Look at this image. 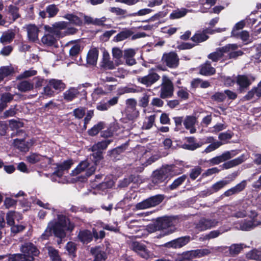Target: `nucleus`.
<instances>
[{
  "label": "nucleus",
  "mask_w": 261,
  "mask_h": 261,
  "mask_svg": "<svg viewBox=\"0 0 261 261\" xmlns=\"http://www.w3.org/2000/svg\"><path fill=\"white\" fill-rule=\"evenodd\" d=\"M247 159V158L246 156V155H245V154H242L237 158L225 162L222 165V168L223 169H228L234 167L238 165L241 164L242 163L244 162Z\"/></svg>",
  "instance_id": "19"
},
{
  "label": "nucleus",
  "mask_w": 261,
  "mask_h": 261,
  "mask_svg": "<svg viewBox=\"0 0 261 261\" xmlns=\"http://www.w3.org/2000/svg\"><path fill=\"white\" fill-rule=\"evenodd\" d=\"M106 236V233L103 230H100L99 232L95 228H93L92 231L88 229L80 230L77 237L79 240L83 244H88L90 243L94 238L95 241L98 239L102 240Z\"/></svg>",
  "instance_id": "2"
},
{
  "label": "nucleus",
  "mask_w": 261,
  "mask_h": 261,
  "mask_svg": "<svg viewBox=\"0 0 261 261\" xmlns=\"http://www.w3.org/2000/svg\"><path fill=\"white\" fill-rule=\"evenodd\" d=\"M134 34L133 31L129 29H125L119 32L114 38V40L116 42L123 41L130 37Z\"/></svg>",
  "instance_id": "34"
},
{
  "label": "nucleus",
  "mask_w": 261,
  "mask_h": 261,
  "mask_svg": "<svg viewBox=\"0 0 261 261\" xmlns=\"http://www.w3.org/2000/svg\"><path fill=\"white\" fill-rule=\"evenodd\" d=\"M247 186V181L246 180H243L240 183L237 184L235 186L231 188L230 189L226 190L223 194L222 196L229 197L230 196L239 194L243 191Z\"/></svg>",
  "instance_id": "17"
},
{
  "label": "nucleus",
  "mask_w": 261,
  "mask_h": 261,
  "mask_svg": "<svg viewBox=\"0 0 261 261\" xmlns=\"http://www.w3.org/2000/svg\"><path fill=\"white\" fill-rule=\"evenodd\" d=\"M28 39L35 42L38 40L39 28L34 24H29L27 26Z\"/></svg>",
  "instance_id": "21"
},
{
  "label": "nucleus",
  "mask_w": 261,
  "mask_h": 261,
  "mask_svg": "<svg viewBox=\"0 0 261 261\" xmlns=\"http://www.w3.org/2000/svg\"><path fill=\"white\" fill-rule=\"evenodd\" d=\"M248 258L256 260L261 261V251L257 250H253L247 254Z\"/></svg>",
  "instance_id": "55"
},
{
  "label": "nucleus",
  "mask_w": 261,
  "mask_h": 261,
  "mask_svg": "<svg viewBox=\"0 0 261 261\" xmlns=\"http://www.w3.org/2000/svg\"><path fill=\"white\" fill-rule=\"evenodd\" d=\"M162 61L170 68H176L179 64V59L177 53L172 51L163 55Z\"/></svg>",
  "instance_id": "6"
},
{
  "label": "nucleus",
  "mask_w": 261,
  "mask_h": 261,
  "mask_svg": "<svg viewBox=\"0 0 261 261\" xmlns=\"http://www.w3.org/2000/svg\"><path fill=\"white\" fill-rule=\"evenodd\" d=\"M8 261H27L23 254L21 253L8 254Z\"/></svg>",
  "instance_id": "49"
},
{
  "label": "nucleus",
  "mask_w": 261,
  "mask_h": 261,
  "mask_svg": "<svg viewBox=\"0 0 261 261\" xmlns=\"http://www.w3.org/2000/svg\"><path fill=\"white\" fill-rule=\"evenodd\" d=\"M197 119L194 116H187L183 123L185 128L189 129L191 127L195 126Z\"/></svg>",
  "instance_id": "42"
},
{
  "label": "nucleus",
  "mask_w": 261,
  "mask_h": 261,
  "mask_svg": "<svg viewBox=\"0 0 261 261\" xmlns=\"http://www.w3.org/2000/svg\"><path fill=\"white\" fill-rule=\"evenodd\" d=\"M128 145V142H125L112 150L108 151V155L114 159H116L119 155L123 152Z\"/></svg>",
  "instance_id": "24"
},
{
  "label": "nucleus",
  "mask_w": 261,
  "mask_h": 261,
  "mask_svg": "<svg viewBox=\"0 0 261 261\" xmlns=\"http://www.w3.org/2000/svg\"><path fill=\"white\" fill-rule=\"evenodd\" d=\"M167 14V13L165 11H160L155 14L154 15L150 17L149 19L143 21V22H148L149 21H154L159 20L161 18H164Z\"/></svg>",
  "instance_id": "58"
},
{
  "label": "nucleus",
  "mask_w": 261,
  "mask_h": 261,
  "mask_svg": "<svg viewBox=\"0 0 261 261\" xmlns=\"http://www.w3.org/2000/svg\"><path fill=\"white\" fill-rule=\"evenodd\" d=\"M19 10V8L15 5H10L9 6L8 13L12 16L13 21H15L16 19L20 17Z\"/></svg>",
  "instance_id": "41"
},
{
  "label": "nucleus",
  "mask_w": 261,
  "mask_h": 261,
  "mask_svg": "<svg viewBox=\"0 0 261 261\" xmlns=\"http://www.w3.org/2000/svg\"><path fill=\"white\" fill-rule=\"evenodd\" d=\"M63 18L69 21L71 24L81 27L83 25L82 20L77 15L72 13H67L63 16Z\"/></svg>",
  "instance_id": "32"
},
{
  "label": "nucleus",
  "mask_w": 261,
  "mask_h": 261,
  "mask_svg": "<svg viewBox=\"0 0 261 261\" xmlns=\"http://www.w3.org/2000/svg\"><path fill=\"white\" fill-rule=\"evenodd\" d=\"M110 11L111 13L115 14L118 16H122L123 18L128 17L127 15V11L124 9L118 7H111L110 8Z\"/></svg>",
  "instance_id": "53"
},
{
  "label": "nucleus",
  "mask_w": 261,
  "mask_h": 261,
  "mask_svg": "<svg viewBox=\"0 0 261 261\" xmlns=\"http://www.w3.org/2000/svg\"><path fill=\"white\" fill-rule=\"evenodd\" d=\"M79 93V91L77 89L71 88L64 93V98L67 101H71L77 97Z\"/></svg>",
  "instance_id": "35"
},
{
  "label": "nucleus",
  "mask_w": 261,
  "mask_h": 261,
  "mask_svg": "<svg viewBox=\"0 0 261 261\" xmlns=\"http://www.w3.org/2000/svg\"><path fill=\"white\" fill-rule=\"evenodd\" d=\"M53 89V87L51 86H49V82L48 81L47 85L43 88V94L47 97L54 96L55 92Z\"/></svg>",
  "instance_id": "61"
},
{
  "label": "nucleus",
  "mask_w": 261,
  "mask_h": 261,
  "mask_svg": "<svg viewBox=\"0 0 261 261\" xmlns=\"http://www.w3.org/2000/svg\"><path fill=\"white\" fill-rule=\"evenodd\" d=\"M245 25V23L244 20H241L237 22L231 31V36L239 38V33L237 32V30L242 29Z\"/></svg>",
  "instance_id": "54"
},
{
  "label": "nucleus",
  "mask_w": 261,
  "mask_h": 261,
  "mask_svg": "<svg viewBox=\"0 0 261 261\" xmlns=\"http://www.w3.org/2000/svg\"><path fill=\"white\" fill-rule=\"evenodd\" d=\"M110 55L107 51L103 53L102 60L101 62V67L105 70H113L117 66L114 61H111Z\"/></svg>",
  "instance_id": "22"
},
{
  "label": "nucleus",
  "mask_w": 261,
  "mask_h": 261,
  "mask_svg": "<svg viewBox=\"0 0 261 261\" xmlns=\"http://www.w3.org/2000/svg\"><path fill=\"white\" fill-rule=\"evenodd\" d=\"M110 142L111 141L109 140H105L99 142L95 145L92 146V151H96V150L102 151L107 148Z\"/></svg>",
  "instance_id": "47"
},
{
  "label": "nucleus",
  "mask_w": 261,
  "mask_h": 261,
  "mask_svg": "<svg viewBox=\"0 0 261 261\" xmlns=\"http://www.w3.org/2000/svg\"><path fill=\"white\" fill-rule=\"evenodd\" d=\"M162 80L160 91V98L166 99L171 97L173 95L174 92V86L172 82L166 76H163Z\"/></svg>",
  "instance_id": "5"
},
{
  "label": "nucleus",
  "mask_w": 261,
  "mask_h": 261,
  "mask_svg": "<svg viewBox=\"0 0 261 261\" xmlns=\"http://www.w3.org/2000/svg\"><path fill=\"white\" fill-rule=\"evenodd\" d=\"M227 51L228 50H227L226 47H224V46L219 47L216 51L209 54L208 58L214 62H217L221 59L223 57L225 52Z\"/></svg>",
  "instance_id": "28"
},
{
  "label": "nucleus",
  "mask_w": 261,
  "mask_h": 261,
  "mask_svg": "<svg viewBox=\"0 0 261 261\" xmlns=\"http://www.w3.org/2000/svg\"><path fill=\"white\" fill-rule=\"evenodd\" d=\"M202 168L199 166H197L190 170L189 174L190 178L192 180H195L201 173Z\"/></svg>",
  "instance_id": "48"
},
{
  "label": "nucleus",
  "mask_w": 261,
  "mask_h": 261,
  "mask_svg": "<svg viewBox=\"0 0 261 261\" xmlns=\"http://www.w3.org/2000/svg\"><path fill=\"white\" fill-rule=\"evenodd\" d=\"M210 253L211 251L208 249H196L184 252L177 258H190L192 259L194 257H201L207 255Z\"/></svg>",
  "instance_id": "12"
},
{
  "label": "nucleus",
  "mask_w": 261,
  "mask_h": 261,
  "mask_svg": "<svg viewBox=\"0 0 261 261\" xmlns=\"http://www.w3.org/2000/svg\"><path fill=\"white\" fill-rule=\"evenodd\" d=\"M227 48V51L225 53L228 54L226 58L228 59L236 60L239 57L242 56L244 52L241 50H237L238 48L237 44H228L224 46Z\"/></svg>",
  "instance_id": "15"
},
{
  "label": "nucleus",
  "mask_w": 261,
  "mask_h": 261,
  "mask_svg": "<svg viewBox=\"0 0 261 261\" xmlns=\"http://www.w3.org/2000/svg\"><path fill=\"white\" fill-rule=\"evenodd\" d=\"M42 43L47 46H55L57 40L53 35L46 34L41 38Z\"/></svg>",
  "instance_id": "36"
},
{
  "label": "nucleus",
  "mask_w": 261,
  "mask_h": 261,
  "mask_svg": "<svg viewBox=\"0 0 261 261\" xmlns=\"http://www.w3.org/2000/svg\"><path fill=\"white\" fill-rule=\"evenodd\" d=\"M164 195L158 194L138 203L136 207L138 210H144L159 205L164 199Z\"/></svg>",
  "instance_id": "4"
},
{
  "label": "nucleus",
  "mask_w": 261,
  "mask_h": 261,
  "mask_svg": "<svg viewBox=\"0 0 261 261\" xmlns=\"http://www.w3.org/2000/svg\"><path fill=\"white\" fill-rule=\"evenodd\" d=\"M76 247L74 243L72 242H68L66 244V250L69 253V254L72 257H76Z\"/></svg>",
  "instance_id": "50"
},
{
  "label": "nucleus",
  "mask_w": 261,
  "mask_h": 261,
  "mask_svg": "<svg viewBox=\"0 0 261 261\" xmlns=\"http://www.w3.org/2000/svg\"><path fill=\"white\" fill-rule=\"evenodd\" d=\"M90 252L94 256L93 261H105L107 258L106 253L105 251L100 250L98 247L91 248Z\"/></svg>",
  "instance_id": "25"
},
{
  "label": "nucleus",
  "mask_w": 261,
  "mask_h": 261,
  "mask_svg": "<svg viewBox=\"0 0 261 261\" xmlns=\"http://www.w3.org/2000/svg\"><path fill=\"white\" fill-rule=\"evenodd\" d=\"M185 140L189 144H184L182 148L189 150H194L200 147L201 145L195 142V138L194 137H185Z\"/></svg>",
  "instance_id": "29"
},
{
  "label": "nucleus",
  "mask_w": 261,
  "mask_h": 261,
  "mask_svg": "<svg viewBox=\"0 0 261 261\" xmlns=\"http://www.w3.org/2000/svg\"><path fill=\"white\" fill-rule=\"evenodd\" d=\"M168 175L166 170L161 169L160 170H156L153 172V175L152 177V183L154 186H165L168 181Z\"/></svg>",
  "instance_id": "7"
},
{
  "label": "nucleus",
  "mask_w": 261,
  "mask_h": 261,
  "mask_svg": "<svg viewBox=\"0 0 261 261\" xmlns=\"http://www.w3.org/2000/svg\"><path fill=\"white\" fill-rule=\"evenodd\" d=\"M20 251L27 261H35V257L40 254L39 250L31 242H25L22 244Z\"/></svg>",
  "instance_id": "3"
},
{
  "label": "nucleus",
  "mask_w": 261,
  "mask_h": 261,
  "mask_svg": "<svg viewBox=\"0 0 261 261\" xmlns=\"http://www.w3.org/2000/svg\"><path fill=\"white\" fill-rule=\"evenodd\" d=\"M41 155L36 153H31L27 156V161L31 164H35L41 161Z\"/></svg>",
  "instance_id": "57"
},
{
  "label": "nucleus",
  "mask_w": 261,
  "mask_h": 261,
  "mask_svg": "<svg viewBox=\"0 0 261 261\" xmlns=\"http://www.w3.org/2000/svg\"><path fill=\"white\" fill-rule=\"evenodd\" d=\"M48 255L51 261H62L61 257L59 254V251L54 248L48 250Z\"/></svg>",
  "instance_id": "52"
},
{
  "label": "nucleus",
  "mask_w": 261,
  "mask_h": 261,
  "mask_svg": "<svg viewBox=\"0 0 261 261\" xmlns=\"http://www.w3.org/2000/svg\"><path fill=\"white\" fill-rule=\"evenodd\" d=\"M85 115V110L84 108L80 107L75 109L73 111V115L77 119H82Z\"/></svg>",
  "instance_id": "64"
},
{
  "label": "nucleus",
  "mask_w": 261,
  "mask_h": 261,
  "mask_svg": "<svg viewBox=\"0 0 261 261\" xmlns=\"http://www.w3.org/2000/svg\"><path fill=\"white\" fill-rule=\"evenodd\" d=\"M51 231H53V232L56 237L60 238V239H64L66 236V230L56 222H55L54 223H49L45 232L47 233V235L48 236H49L51 234Z\"/></svg>",
  "instance_id": "9"
},
{
  "label": "nucleus",
  "mask_w": 261,
  "mask_h": 261,
  "mask_svg": "<svg viewBox=\"0 0 261 261\" xmlns=\"http://www.w3.org/2000/svg\"><path fill=\"white\" fill-rule=\"evenodd\" d=\"M216 72V69L211 66L208 62L201 65L199 73L201 75L207 76L213 75Z\"/></svg>",
  "instance_id": "30"
},
{
  "label": "nucleus",
  "mask_w": 261,
  "mask_h": 261,
  "mask_svg": "<svg viewBox=\"0 0 261 261\" xmlns=\"http://www.w3.org/2000/svg\"><path fill=\"white\" fill-rule=\"evenodd\" d=\"M227 185V182H225V181H224L223 180H221L217 182L216 183L213 184L211 187V193L218 192L221 189L223 188Z\"/></svg>",
  "instance_id": "46"
},
{
  "label": "nucleus",
  "mask_w": 261,
  "mask_h": 261,
  "mask_svg": "<svg viewBox=\"0 0 261 261\" xmlns=\"http://www.w3.org/2000/svg\"><path fill=\"white\" fill-rule=\"evenodd\" d=\"M99 51L97 48H93L89 50L87 55V62L88 64L94 65L96 64L98 59Z\"/></svg>",
  "instance_id": "26"
},
{
  "label": "nucleus",
  "mask_w": 261,
  "mask_h": 261,
  "mask_svg": "<svg viewBox=\"0 0 261 261\" xmlns=\"http://www.w3.org/2000/svg\"><path fill=\"white\" fill-rule=\"evenodd\" d=\"M17 88L19 91L25 92L32 90L34 88V85L28 81H23L18 84Z\"/></svg>",
  "instance_id": "40"
},
{
  "label": "nucleus",
  "mask_w": 261,
  "mask_h": 261,
  "mask_svg": "<svg viewBox=\"0 0 261 261\" xmlns=\"http://www.w3.org/2000/svg\"><path fill=\"white\" fill-rule=\"evenodd\" d=\"M153 10L149 8H144L140 9L138 12L128 14L127 16L128 17H133L136 16H143L146 14H149L152 12Z\"/></svg>",
  "instance_id": "60"
},
{
  "label": "nucleus",
  "mask_w": 261,
  "mask_h": 261,
  "mask_svg": "<svg viewBox=\"0 0 261 261\" xmlns=\"http://www.w3.org/2000/svg\"><path fill=\"white\" fill-rule=\"evenodd\" d=\"M218 222L215 219H201L196 225L195 228L198 231H202L217 225Z\"/></svg>",
  "instance_id": "16"
},
{
  "label": "nucleus",
  "mask_w": 261,
  "mask_h": 261,
  "mask_svg": "<svg viewBox=\"0 0 261 261\" xmlns=\"http://www.w3.org/2000/svg\"><path fill=\"white\" fill-rule=\"evenodd\" d=\"M233 136V133L231 130H228L227 131L221 133L219 135L218 138L221 141H226L231 139Z\"/></svg>",
  "instance_id": "63"
},
{
  "label": "nucleus",
  "mask_w": 261,
  "mask_h": 261,
  "mask_svg": "<svg viewBox=\"0 0 261 261\" xmlns=\"http://www.w3.org/2000/svg\"><path fill=\"white\" fill-rule=\"evenodd\" d=\"M14 146L17 148L21 152H28L32 144L29 142L25 141L24 139H15L13 142Z\"/></svg>",
  "instance_id": "23"
},
{
  "label": "nucleus",
  "mask_w": 261,
  "mask_h": 261,
  "mask_svg": "<svg viewBox=\"0 0 261 261\" xmlns=\"http://www.w3.org/2000/svg\"><path fill=\"white\" fill-rule=\"evenodd\" d=\"M89 166V164L87 161H84L81 162L77 167L72 171L71 175L72 176H76L84 171Z\"/></svg>",
  "instance_id": "39"
},
{
  "label": "nucleus",
  "mask_w": 261,
  "mask_h": 261,
  "mask_svg": "<svg viewBox=\"0 0 261 261\" xmlns=\"http://www.w3.org/2000/svg\"><path fill=\"white\" fill-rule=\"evenodd\" d=\"M105 125V124L103 122H99L88 130V134L90 136L92 137L96 136L100 130L104 128Z\"/></svg>",
  "instance_id": "38"
},
{
  "label": "nucleus",
  "mask_w": 261,
  "mask_h": 261,
  "mask_svg": "<svg viewBox=\"0 0 261 261\" xmlns=\"http://www.w3.org/2000/svg\"><path fill=\"white\" fill-rule=\"evenodd\" d=\"M112 56L116 66L122 64L121 58L123 57V51L118 47H114L112 51Z\"/></svg>",
  "instance_id": "33"
},
{
  "label": "nucleus",
  "mask_w": 261,
  "mask_h": 261,
  "mask_svg": "<svg viewBox=\"0 0 261 261\" xmlns=\"http://www.w3.org/2000/svg\"><path fill=\"white\" fill-rule=\"evenodd\" d=\"M179 216H164L159 217L155 220L156 229L164 230L168 229L164 232V235H168L174 232L176 228V225L179 223Z\"/></svg>",
  "instance_id": "1"
},
{
  "label": "nucleus",
  "mask_w": 261,
  "mask_h": 261,
  "mask_svg": "<svg viewBox=\"0 0 261 261\" xmlns=\"http://www.w3.org/2000/svg\"><path fill=\"white\" fill-rule=\"evenodd\" d=\"M81 50V46L79 44L73 45L69 50V56L71 59L76 58L79 55Z\"/></svg>",
  "instance_id": "56"
},
{
  "label": "nucleus",
  "mask_w": 261,
  "mask_h": 261,
  "mask_svg": "<svg viewBox=\"0 0 261 261\" xmlns=\"http://www.w3.org/2000/svg\"><path fill=\"white\" fill-rule=\"evenodd\" d=\"M160 77V76L154 71V69L151 68L149 70L147 75L138 77L137 81L146 87H149L159 81Z\"/></svg>",
  "instance_id": "8"
},
{
  "label": "nucleus",
  "mask_w": 261,
  "mask_h": 261,
  "mask_svg": "<svg viewBox=\"0 0 261 261\" xmlns=\"http://www.w3.org/2000/svg\"><path fill=\"white\" fill-rule=\"evenodd\" d=\"M48 82L49 86H51L57 93L63 91L66 88V85L62 80L51 79L49 80Z\"/></svg>",
  "instance_id": "27"
},
{
  "label": "nucleus",
  "mask_w": 261,
  "mask_h": 261,
  "mask_svg": "<svg viewBox=\"0 0 261 261\" xmlns=\"http://www.w3.org/2000/svg\"><path fill=\"white\" fill-rule=\"evenodd\" d=\"M191 240L189 236L179 237L168 243V246L174 248H180L187 245Z\"/></svg>",
  "instance_id": "20"
},
{
  "label": "nucleus",
  "mask_w": 261,
  "mask_h": 261,
  "mask_svg": "<svg viewBox=\"0 0 261 261\" xmlns=\"http://www.w3.org/2000/svg\"><path fill=\"white\" fill-rule=\"evenodd\" d=\"M46 10L48 14V17H54L58 14L59 11V8L55 4H51L48 5L46 7Z\"/></svg>",
  "instance_id": "44"
},
{
  "label": "nucleus",
  "mask_w": 261,
  "mask_h": 261,
  "mask_svg": "<svg viewBox=\"0 0 261 261\" xmlns=\"http://www.w3.org/2000/svg\"><path fill=\"white\" fill-rule=\"evenodd\" d=\"M127 106L126 117L129 120H134L139 116V112L136 110L137 101L134 98L127 99L126 100Z\"/></svg>",
  "instance_id": "11"
},
{
  "label": "nucleus",
  "mask_w": 261,
  "mask_h": 261,
  "mask_svg": "<svg viewBox=\"0 0 261 261\" xmlns=\"http://www.w3.org/2000/svg\"><path fill=\"white\" fill-rule=\"evenodd\" d=\"M56 222L64 227L66 231L71 232L75 228L74 223L71 221L68 217L63 214L58 215L57 221Z\"/></svg>",
  "instance_id": "14"
},
{
  "label": "nucleus",
  "mask_w": 261,
  "mask_h": 261,
  "mask_svg": "<svg viewBox=\"0 0 261 261\" xmlns=\"http://www.w3.org/2000/svg\"><path fill=\"white\" fill-rule=\"evenodd\" d=\"M73 164V162L72 159L64 161L62 163L55 164V165H56V167L53 173V175L60 178L62 177L64 174V171H68Z\"/></svg>",
  "instance_id": "10"
},
{
  "label": "nucleus",
  "mask_w": 261,
  "mask_h": 261,
  "mask_svg": "<svg viewBox=\"0 0 261 261\" xmlns=\"http://www.w3.org/2000/svg\"><path fill=\"white\" fill-rule=\"evenodd\" d=\"M187 13V10L185 8L181 10L177 9L173 11L169 17L171 19H178L185 16Z\"/></svg>",
  "instance_id": "43"
},
{
  "label": "nucleus",
  "mask_w": 261,
  "mask_h": 261,
  "mask_svg": "<svg viewBox=\"0 0 261 261\" xmlns=\"http://www.w3.org/2000/svg\"><path fill=\"white\" fill-rule=\"evenodd\" d=\"M187 178V175L183 174L181 176L177 177L173 181V182L167 187V190L173 191L177 189L185 181Z\"/></svg>",
  "instance_id": "31"
},
{
  "label": "nucleus",
  "mask_w": 261,
  "mask_h": 261,
  "mask_svg": "<svg viewBox=\"0 0 261 261\" xmlns=\"http://www.w3.org/2000/svg\"><path fill=\"white\" fill-rule=\"evenodd\" d=\"M243 246L241 244H233L230 246L229 252L231 255L238 254L243 249Z\"/></svg>",
  "instance_id": "62"
},
{
  "label": "nucleus",
  "mask_w": 261,
  "mask_h": 261,
  "mask_svg": "<svg viewBox=\"0 0 261 261\" xmlns=\"http://www.w3.org/2000/svg\"><path fill=\"white\" fill-rule=\"evenodd\" d=\"M211 99L217 102H222L226 99V95L224 92H217L211 96Z\"/></svg>",
  "instance_id": "51"
},
{
  "label": "nucleus",
  "mask_w": 261,
  "mask_h": 261,
  "mask_svg": "<svg viewBox=\"0 0 261 261\" xmlns=\"http://www.w3.org/2000/svg\"><path fill=\"white\" fill-rule=\"evenodd\" d=\"M14 98V95L9 93L5 92L1 94L0 101L7 105Z\"/></svg>",
  "instance_id": "59"
},
{
  "label": "nucleus",
  "mask_w": 261,
  "mask_h": 261,
  "mask_svg": "<svg viewBox=\"0 0 261 261\" xmlns=\"http://www.w3.org/2000/svg\"><path fill=\"white\" fill-rule=\"evenodd\" d=\"M209 36L205 34L203 32L195 33L191 38V40L195 43V44H197L199 43L204 42L207 40Z\"/></svg>",
  "instance_id": "37"
},
{
  "label": "nucleus",
  "mask_w": 261,
  "mask_h": 261,
  "mask_svg": "<svg viewBox=\"0 0 261 261\" xmlns=\"http://www.w3.org/2000/svg\"><path fill=\"white\" fill-rule=\"evenodd\" d=\"M91 156L92 157V161L94 163V164L97 165L99 162L103 159V151L96 150L93 151Z\"/></svg>",
  "instance_id": "45"
},
{
  "label": "nucleus",
  "mask_w": 261,
  "mask_h": 261,
  "mask_svg": "<svg viewBox=\"0 0 261 261\" xmlns=\"http://www.w3.org/2000/svg\"><path fill=\"white\" fill-rule=\"evenodd\" d=\"M257 216V213H255V215L251 219H246L242 220L239 223L240 229L243 231H250L260 224V222L255 221Z\"/></svg>",
  "instance_id": "13"
},
{
  "label": "nucleus",
  "mask_w": 261,
  "mask_h": 261,
  "mask_svg": "<svg viewBox=\"0 0 261 261\" xmlns=\"http://www.w3.org/2000/svg\"><path fill=\"white\" fill-rule=\"evenodd\" d=\"M236 83L239 86L238 90L240 93L244 92L251 84L250 80L246 75H238L236 77Z\"/></svg>",
  "instance_id": "18"
}]
</instances>
